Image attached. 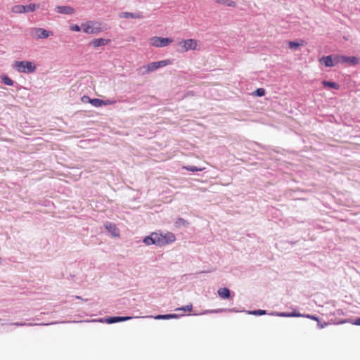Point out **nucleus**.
Listing matches in <instances>:
<instances>
[{
    "instance_id": "4",
    "label": "nucleus",
    "mask_w": 360,
    "mask_h": 360,
    "mask_svg": "<svg viewBox=\"0 0 360 360\" xmlns=\"http://www.w3.org/2000/svg\"><path fill=\"white\" fill-rule=\"evenodd\" d=\"M335 61L338 62V64L349 63L351 65H355L359 63L360 58L356 56L335 55Z\"/></svg>"
},
{
    "instance_id": "24",
    "label": "nucleus",
    "mask_w": 360,
    "mask_h": 360,
    "mask_svg": "<svg viewBox=\"0 0 360 360\" xmlns=\"http://www.w3.org/2000/svg\"><path fill=\"white\" fill-rule=\"evenodd\" d=\"M182 169H184L186 171H188V172H196L203 171L205 169V167H196V166H193V165H186V166H183Z\"/></svg>"
},
{
    "instance_id": "5",
    "label": "nucleus",
    "mask_w": 360,
    "mask_h": 360,
    "mask_svg": "<svg viewBox=\"0 0 360 360\" xmlns=\"http://www.w3.org/2000/svg\"><path fill=\"white\" fill-rule=\"evenodd\" d=\"M173 41L172 38L154 37L151 39V44L155 47H165Z\"/></svg>"
},
{
    "instance_id": "1",
    "label": "nucleus",
    "mask_w": 360,
    "mask_h": 360,
    "mask_svg": "<svg viewBox=\"0 0 360 360\" xmlns=\"http://www.w3.org/2000/svg\"><path fill=\"white\" fill-rule=\"evenodd\" d=\"M176 240L175 235L172 232H166L165 233L161 231H155L150 235L145 236L142 242L146 245H155L156 246H165L170 245Z\"/></svg>"
},
{
    "instance_id": "25",
    "label": "nucleus",
    "mask_w": 360,
    "mask_h": 360,
    "mask_svg": "<svg viewBox=\"0 0 360 360\" xmlns=\"http://www.w3.org/2000/svg\"><path fill=\"white\" fill-rule=\"evenodd\" d=\"M216 3L229 6V7H235L236 4L235 1L231 0H214Z\"/></svg>"
},
{
    "instance_id": "16",
    "label": "nucleus",
    "mask_w": 360,
    "mask_h": 360,
    "mask_svg": "<svg viewBox=\"0 0 360 360\" xmlns=\"http://www.w3.org/2000/svg\"><path fill=\"white\" fill-rule=\"evenodd\" d=\"M217 293L222 299H229L231 297V290L226 287L219 288Z\"/></svg>"
},
{
    "instance_id": "38",
    "label": "nucleus",
    "mask_w": 360,
    "mask_h": 360,
    "mask_svg": "<svg viewBox=\"0 0 360 360\" xmlns=\"http://www.w3.org/2000/svg\"><path fill=\"white\" fill-rule=\"evenodd\" d=\"M76 297H77V299H81V297H79V296H77Z\"/></svg>"
},
{
    "instance_id": "2",
    "label": "nucleus",
    "mask_w": 360,
    "mask_h": 360,
    "mask_svg": "<svg viewBox=\"0 0 360 360\" xmlns=\"http://www.w3.org/2000/svg\"><path fill=\"white\" fill-rule=\"evenodd\" d=\"M12 68L18 72L24 74L34 73L37 69L35 64L30 60H16Z\"/></svg>"
},
{
    "instance_id": "22",
    "label": "nucleus",
    "mask_w": 360,
    "mask_h": 360,
    "mask_svg": "<svg viewBox=\"0 0 360 360\" xmlns=\"http://www.w3.org/2000/svg\"><path fill=\"white\" fill-rule=\"evenodd\" d=\"M302 42V40H300V42L299 41H288V46L290 49L296 51L299 49Z\"/></svg>"
},
{
    "instance_id": "23",
    "label": "nucleus",
    "mask_w": 360,
    "mask_h": 360,
    "mask_svg": "<svg viewBox=\"0 0 360 360\" xmlns=\"http://www.w3.org/2000/svg\"><path fill=\"white\" fill-rule=\"evenodd\" d=\"M188 224L189 223L188 221L181 217L177 218L174 222V226L176 228L187 227Z\"/></svg>"
},
{
    "instance_id": "7",
    "label": "nucleus",
    "mask_w": 360,
    "mask_h": 360,
    "mask_svg": "<svg viewBox=\"0 0 360 360\" xmlns=\"http://www.w3.org/2000/svg\"><path fill=\"white\" fill-rule=\"evenodd\" d=\"M183 49L182 51H188L190 50H196L198 46V41L194 39H182L179 42Z\"/></svg>"
},
{
    "instance_id": "33",
    "label": "nucleus",
    "mask_w": 360,
    "mask_h": 360,
    "mask_svg": "<svg viewBox=\"0 0 360 360\" xmlns=\"http://www.w3.org/2000/svg\"><path fill=\"white\" fill-rule=\"evenodd\" d=\"M11 325H13V326H32V323H22V322H15V323H12Z\"/></svg>"
},
{
    "instance_id": "6",
    "label": "nucleus",
    "mask_w": 360,
    "mask_h": 360,
    "mask_svg": "<svg viewBox=\"0 0 360 360\" xmlns=\"http://www.w3.org/2000/svg\"><path fill=\"white\" fill-rule=\"evenodd\" d=\"M38 6L34 4H30L28 5H16L13 8V12L16 13H25L33 12Z\"/></svg>"
},
{
    "instance_id": "31",
    "label": "nucleus",
    "mask_w": 360,
    "mask_h": 360,
    "mask_svg": "<svg viewBox=\"0 0 360 360\" xmlns=\"http://www.w3.org/2000/svg\"><path fill=\"white\" fill-rule=\"evenodd\" d=\"M91 98H90L87 95H84L81 98V101L84 103H91Z\"/></svg>"
},
{
    "instance_id": "20",
    "label": "nucleus",
    "mask_w": 360,
    "mask_h": 360,
    "mask_svg": "<svg viewBox=\"0 0 360 360\" xmlns=\"http://www.w3.org/2000/svg\"><path fill=\"white\" fill-rule=\"evenodd\" d=\"M1 82L7 86H13L14 85V81L10 78L7 75L3 74L1 75Z\"/></svg>"
},
{
    "instance_id": "10",
    "label": "nucleus",
    "mask_w": 360,
    "mask_h": 360,
    "mask_svg": "<svg viewBox=\"0 0 360 360\" xmlns=\"http://www.w3.org/2000/svg\"><path fill=\"white\" fill-rule=\"evenodd\" d=\"M133 317L132 316H109V317H107L104 319V321H103V319H100L99 321L101 322H105L106 323H108V324H112V323H118V322H121V321H128V320H130Z\"/></svg>"
},
{
    "instance_id": "35",
    "label": "nucleus",
    "mask_w": 360,
    "mask_h": 360,
    "mask_svg": "<svg viewBox=\"0 0 360 360\" xmlns=\"http://www.w3.org/2000/svg\"><path fill=\"white\" fill-rule=\"evenodd\" d=\"M213 271H214V269H209V270H207V271H202L196 273L195 274H194L195 275V278H197L198 275L200 274H202V273H210V272H212Z\"/></svg>"
},
{
    "instance_id": "29",
    "label": "nucleus",
    "mask_w": 360,
    "mask_h": 360,
    "mask_svg": "<svg viewBox=\"0 0 360 360\" xmlns=\"http://www.w3.org/2000/svg\"><path fill=\"white\" fill-rule=\"evenodd\" d=\"M70 30L74 31V32H79L82 30L81 25L79 26L77 24L71 25L70 26Z\"/></svg>"
},
{
    "instance_id": "26",
    "label": "nucleus",
    "mask_w": 360,
    "mask_h": 360,
    "mask_svg": "<svg viewBox=\"0 0 360 360\" xmlns=\"http://www.w3.org/2000/svg\"><path fill=\"white\" fill-rule=\"evenodd\" d=\"M248 314L255 315V316H262L267 314L266 310L264 309H256L252 311H244Z\"/></svg>"
},
{
    "instance_id": "18",
    "label": "nucleus",
    "mask_w": 360,
    "mask_h": 360,
    "mask_svg": "<svg viewBox=\"0 0 360 360\" xmlns=\"http://www.w3.org/2000/svg\"><path fill=\"white\" fill-rule=\"evenodd\" d=\"M93 24L94 22L92 21H88L86 22L82 23V30L84 33L91 34V32H93V30H91Z\"/></svg>"
},
{
    "instance_id": "11",
    "label": "nucleus",
    "mask_w": 360,
    "mask_h": 360,
    "mask_svg": "<svg viewBox=\"0 0 360 360\" xmlns=\"http://www.w3.org/2000/svg\"><path fill=\"white\" fill-rule=\"evenodd\" d=\"M104 226L105 229L112 237H118L120 236V229L117 227L115 224L107 221Z\"/></svg>"
},
{
    "instance_id": "19",
    "label": "nucleus",
    "mask_w": 360,
    "mask_h": 360,
    "mask_svg": "<svg viewBox=\"0 0 360 360\" xmlns=\"http://www.w3.org/2000/svg\"><path fill=\"white\" fill-rule=\"evenodd\" d=\"M323 86L326 89H339L340 85L334 82L330 81H323L322 82Z\"/></svg>"
},
{
    "instance_id": "14",
    "label": "nucleus",
    "mask_w": 360,
    "mask_h": 360,
    "mask_svg": "<svg viewBox=\"0 0 360 360\" xmlns=\"http://www.w3.org/2000/svg\"><path fill=\"white\" fill-rule=\"evenodd\" d=\"M51 32H49L44 28H35L34 29V34L36 35L37 39H46L48 38Z\"/></svg>"
},
{
    "instance_id": "12",
    "label": "nucleus",
    "mask_w": 360,
    "mask_h": 360,
    "mask_svg": "<svg viewBox=\"0 0 360 360\" xmlns=\"http://www.w3.org/2000/svg\"><path fill=\"white\" fill-rule=\"evenodd\" d=\"M55 11L63 15H72L75 13V8L70 6H57Z\"/></svg>"
},
{
    "instance_id": "32",
    "label": "nucleus",
    "mask_w": 360,
    "mask_h": 360,
    "mask_svg": "<svg viewBox=\"0 0 360 360\" xmlns=\"http://www.w3.org/2000/svg\"><path fill=\"white\" fill-rule=\"evenodd\" d=\"M193 306L192 304L186 305L184 307H182L181 308L177 309L176 310H182L184 311H190L192 310Z\"/></svg>"
},
{
    "instance_id": "27",
    "label": "nucleus",
    "mask_w": 360,
    "mask_h": 360,
    "mask_svg": "<svg viewBox=\"0 0 360 360\" xmlns=\"http://www.w3.org/2000/svg\"><path fill=\"white\" fill-rule=\"evenodd\" d=\"M266 94V90L264 88H257L252 93V95L256 97H262Z\"/></svg>"
},
{
    "instance_id": "8",
    "label": "nucleus",
    "mask_w": 360,
    "mask_h": 360,
    "mask_svg": "<svg viewBox=\"0 0 360 360\" xmlns=\"http://www.w3.org/2000/svg\"><path fill=\"white\" fill-rule=\"evenodd\" d=\"M270 315H276L280 317H300V316H305L311 320L315 321V314H307L302 315L300 313L292 312V313H286V312H271L269 314Z\"/></svg>"
},
{
    "instance_id": "37",
    "label": "nucleus",
    "mask_w": 360,
    "mask_h": 360,
    "mask_svg": "<svg viewBox=\"0 0 360 360\" xmlns=\"http://www.w3.org/2000/svg\"><path fill=\"white\" fill-rule=\"evenodd\" d=\"M193 91H188V92L186 94V96H189V95H193Z\"/></svg>"
},
{
    "instance_id": "36",
    "label": "nucleus",
    "mask_w": 360,
    "mask_h": 360,
    "mask_svg": "<svg viewBox=\"0 0 360 360\" xmlns=\"http://www.w3.org/2000/svg\"><path fill=\"white\" fill-rule=\"evenodd\" d=\"M352 324L356 325V326H360V318H358L354 321H353Z\"/></svg>"
},
{
    "instance_id": "30",
    "label": "nucleus",
    "mask_w": 360,
    "mask_h": 360,
    "mask_svg": "<svg viewBox=\"0 0 360 360\" xmlns=\"http://www.w3.org/2000/svg\"><path fill=\"white\" fill-rule=\"evenodd\" d=\"M115 103H116V101H115V100H111V99L103 100V103H101V107L103 105H112V104H115Z\"/></svg>"
},
{
    "instance_id": "28",
    "label": "nucleus",
    "mask_w": 360,
    "mask_h": 360,
    "mask_svg": "<svg viewBox=\"0 0 360 360\" xmlns=\"http://www.w3.org/2000/svg\"><path fill=\"white\" fill-rule=\"evenodd\" d=\"M101 103H103V99H100L98 98H93L91 99V103L93 106L96 108H100L101 107Z\"/></svg>"
},
{
    "instance_id": "15",
    "label": "nucleus",
    "mask_w": 360,
    "mask_h": 360,
    "mask_svg": "<svg viewBox=\"0 0 360 360\" xmlns=\"http://www.w3.org/2000/svg\"><path fill=\"white\" fill-rule=\"evenodd\" d=\"M110 42V39H104V38H96L94 39L90 44L92 45L94 47L97 48L99 46H103L108 44Z\"/></svg>"
},
{
    "instance_id": "34",
    "label": "nucleus",
    "mask_w": 360,
    "mask_h": 360,
    "mask_svg": "<svg viewBox=\"0 0 360 360\" xmlns=\"http://www.w3.org/2000/svg\"><path fill=\"white\" fill-rule=\"evenodd\" d=\"M91 30H93V32H91V34H97L101 32V28L98 27H94L92 26Z\"/></svg>"
},
{
    "instance_id": "13",
    "label": "nucleus",
    "mask_w": 360,
    "mask_h": 360,
    "mask_svg": "<svg viewBox=\"0 0 360 360\" xmlns=\"http://www.w3.org/2000/svg\"><path fill=\"white\" fill-rule=\"evenodd\" d=\"M120 18H133V19H141L143 18V15L141 12H121L119 13Z\"/></svg>"
},
{
    "instance_id": "21",
    "label": "nucleus",
    "mask_w": 360,
    "mask_h": 360,
    "mask_svg": "<svg viewBox=\"0 0 360 360\" xmlns=\"http://www.w3.org/2000/svg\"><path fill=\"white\" fill-rule=\"evenodd\" d=\"M222 311L238 312L239 311L236 309L235 308H231V309L224 308V309H214V310H206L202 314H208V313H219V312H222Z\"/></svg>"
},
{
    "instance_id": "17",
    "label": "nucleus",
    "mask_w": 360,
    "mask_h": 360,
    "mask_svg": "<svg viewBox=\"0 0 360 360\" xmlns=\"http://www.w3.org/2000/svg\"><path fill=\"white\" fill-rule=\"evenodd\" d=\"M179 316L176 314H159L153 318L156 320H168L171 319H177Z\"/></svg>"
},
{
    "instance_id": "3",
    "label": "nucleus",
    "mask_w": 360,
    "mask_h": 360,
    "mask_svg": "<svg viewBox=\"0 0 360 360\" xmlns=\"http://www.w3.org/2000/svg\"><path fill=\"white\" fill-rule=\"evenodd\" d=\"M172 61L169 59L154 61L149 63L147 64L145 68H146V72L148 73L150 72L155 71L160 68L165 67L168 65H170Z\"/></svg>"
},
{
    "instance_id": "9",
    "label": "nucleus",
    "mask_w": 360,
    "mask_h": 360,
    "mask_svg": "<svg viewBox=\"0 0 360 360\" xmlns=\"http://www.w3.org/2000/svg\"><path fill=\"white\" fill-rule=\"evenodd\" d=\"M319 61L321 65H323L327 68L334 67L338 64V62L335 61V55L323 56L321 58Z\"/></svg>"
}]
</instances>
